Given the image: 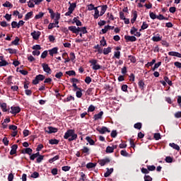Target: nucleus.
<instances>
[{
	"mask_svg": "<svg viewBox=\"0 0 181 181\" xmlns=\"http://www.w3.org/2000/svg\"><path fill=\"white\" fill-rule=\"evenodd\" d=\"M40 35L42 33L40 31L34 30L33 33H30V35L33 37L34 40H39V37H40Z\"/></svg>",
	"mask_w": 181,
	"mask_h": 181,
	"instance_id": "nucleus-6",
	"label": "nucleus"
},
{
	"mask_svg": "<svg viewBox=\"0 0 181 181\" xmlns=\"http://www.w3.org/2000/svg\"><path fill=\"white\" fill-rule=\"evenodd\" d=\"M3 6H4V8H13V5L12 4H11V2H9V1H6L3 4Z\"/></svg>",
	"mask_w": 181,
	"mask_h": 181,
	"instance_id": "nucleus-33",
	"label": "nucleus"
},
{
	"mask_svg": "<svg viewBox=\"0 0 181 181\" xmlns=\"http://www.w3.org/2000/svg\"><path fill=\"white\" fill-rule=\"evenodd\" d=\"M8 64H9V63H8V62H6V60L5 59H3L2 61L0 62V67L8 66Z\"/></svg>",
	"mask_w": 181,
	"mask_h": 181,
	"instance_id": "nucleus-38",
	"label": "nucleus"
},
{
	"mask_svg": "<svg viewBox=\"0 0 181 181\" xmlns=\"http://www.w3.org/2000/svg\"><path fill=\"white\" fill-rule=\"evenodd\" d=\"M95 13H94V19H98V17L100 16V11H98V7H95Z\"/></svg>",
	"mask_w": 181,
	"mask_h": 181,
	"instance_id": "nucleus-24",
	"label": "nucleus"
},
{
	"mask_svg": "<svg viewBox=\"0 0 181 181\" xmlns=\"http://www.w3.org/2000/svg\"><path fill=\"white\" fill-rule=\"evenodd\" d=\"M147 169L148 172H153L156 169V167L155 165H147Z\"/></svg>",
	"mask_w": 181,
	"mask_h": 181,
	"instance_id": "nucleus-48",
	"label": "nucleus"
},
{
	"mask_svg": "<svg viewBox=\"0 0 181 181\" xmlns=\"http://www.w3.org/2000/svg\"><path fill=\"white\" fill-rule=\"evenodd\" d=\"M95 166H97V163H88L86 164L87 169H93V168H95Z\"/></svg>",
	"mask_w": 181,
	"mask_h": 181,
	"instance_id": "nucleus-23",
	"label": "nucleus"
},
{
	"mask_svg": "<svg viewBox=\"0 0 181 181\" xmlns=\"http://www.w3.org/2000/svg\"><path fill=\"white\" fill-rule=\"evenodd\" d=\"M71 100L74 101V97H73L72 95H70V96H68L66 98L64 99L63 101L64 103H69L71 101Z\"/></svg>",
	"mask_w": 181,
	"mask_h": 181,
	"instance_id": "nucleus-31",
	"label": "nucleus"
},
{
	"mask_svg": "<svg viewBox=\"0 0 181 181\" xmlns=\"http://www.w3.org/2000/svg\"><path fill=\"white\" fill-rule=\"evenodd\" d=\"M151 40L153 42H160L162 40V37L160 36H153Z\"/></svg>",
	"mask_w": 181,
	"mask_h": 181,
	"instance_id": "nucleus-34",
	"label": "nucleus"
},
{
	"mask_svg": "<svg viewBox=\"0 0 181 181\" xmlns=\"http://www.w3.org/2000/svg\"><path fill=\"white\" fill-rule=\"evenodd\" d=\"M47 57V50L44 51L41 54V59H46Z\"/></svg>",
	"mask_w": 181,
	"mask_h": 181,
	"instance_id": "nucleus-59",
	"label": "nucleus"
},
{
	"mask_svg": "<svg viewBox=\"0 0 181 181\" xmlns=\"http://www.w3.org/2000/svg\"><path fill=\"white\" fill-rule=\"evenodd\" d=\"M107 8H108V6L107 5L101 6V11L100 12V16H103V15H104L105 13V11H107Z\"/></svg>",
	"mask_w": 181,
	"mask_h": 181,
	"instance_id": "nucleus-19",
	"label": "nucleus"
},
{
	"mask_svg": "<svg viewBox=\"0 0 181 181\" xmlns=\"http://www.w3.org/2000/svg\"><path fill=\"white\" fill-rule=\"evenodd\" d=\"M82 153H86V155H90V148L84 146L82 149Z\"/></svg>",
	"mask_w": 181,
	"mask_h": 181,
	"instance_id": "nucleus-29",
	"label": "nucleus"
},
{
	"mask_svg": "<svg viewBox=\"0 0 181 181\" xmlns=\"http://www.w3.org/2000/svg\"><path fill=\"white\" fill-rule=\"evenodd\" d=\"M45 78L46 76H45V75L38 74L35 76V79L33 80V84H34V86H36L39 84V81H43V80H45Z\"/></svg>",
	"mask_w": 181,
	"mask_h": 181,
	"instance_id": "nucleus-2",
	"label": "nucleus"
},
{
	"mask_svg": "<svg viewBox=\"0 0 181 181\" xmlns=\"http://www.w3.org/2000/svg\"><path fill=\"white\" fill-rule=\"evenodd\" d=\"M96 131H98V132H99V134H105V132H111V131H110V129H108V128L107 127H98L96 129Z\"/></svg>",
	"mask_w": 181,
	"mask_h": 181,
	"instance_id": "nucleus-5",
	"label": "nucleus"
},
{
	"mask_svg": "<svg viewBox=\"0 0 181 181\" xmlns=\"http://www.w3.org/2000/svg\"><path fill=\"white\" fill-rule=\"evenodd\" d=\"M70 169H71V167L68 166V165L63 166V167L62 168V170L64 172H69V170H70Z\"/></svg>",
	"mask_w": 181,
	"mask_h": 181,
	"instance_id": "nucleus-56",
	"label": "nucleus"
},
{
	"mask_svg": "<svg viewBox=\"0 0 181 181\" xmlns=\"http://www.w3.org/2000/svg\"><path fill=\"white\" fill-rule=\"evenodd\" d=\"M128 59L130 60L131 63H136V57H135V56L129 55Z\"/></svg>",
	"mask_w": 181,
	"mask_h": 181,
	"instance_id": "nucleus-30",
	"label": "nucleus"
},
{
	"mask_svg": "<svg viewBox=\"0 0 181 181\" xmlns=\"http://www.w3.org/2000/svg\"><path fill=\"white\" fill-rule=\"evenodd\" d=\"M0 25L2 26V28H6L7 26H11L9 23H6V21L0 22Z\"/></svg>",
	"mask_w": 181,
	"mask_h": 181,
	"instance_id": "nucleus-51",
	"label": "nucleus"
},
{
	"mask_svg": "<svg viewBox=\"0 0 181 181\" xmlns=\"http://www.w3.org/2000/svg\"><path fill=\"white\" fill-rule=\"evenodd\" d=\"M77 136L78 135L74 129H68L64 135V139H68L69 142H71L72 141H76Z\"/></svg>",
	"mask_w": 181,
	"mask_h": 181,
	"instance_id": "nucleus-1",
	"label": "nucleus"
},
{
	"mask_svg": "<svg viewBox=\"0 0 181 181\" xmlns=\"http://www.w3.org/2000/svg\"><path fill=\"white\" fill-rule=\"evenodd\" d=\"M124 39L127 42H136V36L124 35Z\"/></svg>",
	"mask_w": 181,
	"mask_h": 181,
	"instance_id": "nucleus-10",
	"label": "nucleus"
},
{
	"mask_svg": "<svg viewBox=\"0 0 181 181\" xmlns=\"http://www.w3.org/2000/svg\"><path fill=\"white\" fill-rule=\"evenodd\" d=\"M18 149V144H14L11 146V150L10 151V155L13 156L16 153Z\"/></svg>",
	"mask_w": 181,
	"mask_h": 181,
	"instance_id": "nucleus-15",
	"label": "nucleus"
},
{
	"mask_svg": "<svg viewBox=\"0 0 181 181\" xmlns=\"http://www.w3.org/2000/svg\"><path fill=\"white\" fill-rule=\"evenodd\" d=\"M81 91H83V89L78 90L76 91V97L77 98H81L82 95H83V93H81Z\"/></svg>",
	"mask_w": 181,
	"mask_h": 181,
	"instance_id": "nucleus-45",
	"label": "nucleus"
},
{
	"mask_svg": "<svg viewBox=\"0 0 181 181\" xmlns=\"http://www.w3.org/2000/svg\"><path fill=\"white\" fill-rule=\"evenodd\" d=\"M33 2H35L34 0H30V1H28V6L29 8H35V4H34Z\"/></svg>",
	"mask_w": 181,
	"mask_h": 181,
	"instance_id": "nucleus-50",
	"label": "nucleus"
},
{
	"mask_svg": "<svg viewBox=\"0 0 181 181\" xmlns=\"http://www.w3.org/2000/svg\"><path fill=\"white\" fill-rule=\"evenodd\" d=\"M32 152H33V150L30 148H26L22 150V153H27V155H32Z\"/></svg>",
	"mask_w": 181,
	"mask_h": 181,
	"instance_id": "nucleus-17",
	"label": "nucleus"
},
{
	"mask_svg": "<svg viewBox=\"0 0 181 181\" xmlns=\"http://www.w3.org/2000/svg\"><path fill=\"white\" fill-rule=\"evenodd\" d=\"M134 128H135V129H141V128H142V123L137 122L134 124Z\"/></svg>",
	"mask_w": 181,
	"mask_h": 181,
	"instance_id": "nucleus-37",
	"label": "nucleus"
},
{
	"mask_svg": "<svg viewBox=\"0 0 181 181\" xmlns=\"http://www.w3.org/2000/svg\"><path fill=\"white\" fill-rule=\"evenodd\" d=\"M149 16H150L151 19H153V20L156 19V18H157V16L156 14H154L153 12H152V11L149 12Z\"/></svg>",
	"mask_w": 181,
	"mask_h": 181,
	"instance_id": "nucleus-57",
	"label": "nucleus"
},
{
	"mask_svg": "<svg viewBox=\"0 0 181 181\" xmlns=\"http://www.w3.org/2000/svg\"><path fill=\"white\" fill-rule=\"evenodd\" d=\"M85 83L86 84H90V83H91V77L86 76V78H85Z\"/></svg>",
	"mask_w": 181,
	"mask_h": 181,
	"instance_id": "nucleus-61",
	"label": "nucleus"
},
{
	"mask_svg": "<svg viewBox=\"0 0 181 181\" xmlns=\"http://www.w3.org/2000/svg\"><path fill=\"white\" fill-rule=\"evenodd\" d=\"M86 140L88 142L90 145H95V141L93 140V139L90 138V136H86Z\"/></svg>",
	"mask_w": 181,
	"mask_h": 181,
	"instance_id": "nucleus-28",
	"label": "nucleus"
},
{
	"mask_svg": "<svg viewBox=\"0 0 181 181\" xmlns=\"http://www.w3.org/2000/svg\"><path fill=\"white\" fill-rule=\"evenodd\" d=\"M44 16H45V13L40 12L37 15L35 16V19H40L43 18Z\"/></svg>",
	"mask_w": 181,
	"mask_h": 181,
	"instance_id": "nucleus-43",
	"label": "nucleus"
},
{
	"mask_svg": "<svg viewBox=\"0 0 181 181\" xmlns=\"http://www.w3.org/2000/svg\"><path fill=\"white\" fill-rule=\"evenodd\" d=\"M68 29H69V30L72 32V33H75V35H76V33H77V27L71 25V26H69L68 28Z\"/></svg>",
	"mask_w": 181,
	"mask_h": 181,
	"instance_id": "nucleus-25",
	"label": "nucleus"
},
{
	"mask_svg": "<svg viewBox=\"0 0 181 181\" xmlns=\"http://www.w3.org/2000/svg\"><path fill=\"white\" fill-rule=\"evenodd\" d=\"M141 173H143L144 175H148L149 173V170L148 168H141Z\"/></svg>",
	"mask_w": 181,
	"mask_h": 181,
	"instance_id": "nucleus-63",
	"label": "nucleus"
},
{
	"mask_svg": "<svg viewBox=\"0 0 181 181\" xmlns=\"http://www.w3.org/2000/svg\"><path fill=\"white\" fill-rule=\"evenodd\" d=\"M111 50H112V48H111V47H108L107 48H104L103 54L107 55L109 53H111Z\"/></svg>",
	"mask_w": 181,
	"mask_h": 181,
	"instance_id": "nucleus-26",
	"label": "nucleus"
},
{
	"mask_svg": "<svg viewBox=\"0 0 181 181\" xmlns=\"http://www.w3.org/2000/svg\"><path fill=\"white\" fill-rule=\"evenodd\" d=\"M42 67L45 73H47V74H52V69L49 68V64L46 63H42Z\"/></svg>",
	"mask_w": 181,
	"mask_h": 181,
	"instance_id": "nucleus-7",
	"label": "nucleus"
},
{
	"mask_svg": "<svg viewBox=\"0 0 181 181\" xmlns=\"http://www.w3.org/2000/svg\"><path fill=\"white\" fill-rule=\"evenodd\" d=\"M111 29V25H105L104 29H102V33L103 34L106 33L107 32H108V30Z\"/></svg>",
	"mask_w": 181,
	"mask_h": 181,
	"instance_id": "nucleus-44",
	"label": "nucleus"
},
{
	"mask_svg": "<svg viewBox=\"0 0 181 181\" xmlns=\"http://www.w3.org/2000/svg\"><path fill=\"white\" fill-rule=\"evenodd\" d=\"M9 112L13 115H16V114H19V112H21V108L19 106H11V111Z\"/></svg>",
	"mask_w": 181,
	"mask_h": 181,
	"instance_id": "nucleus-4",
	"label": "nucleus"
},
{
	"mask_svg": "<svg viewBox=\"0 0 181 181\" xmlns=\"http://www.w3.org/2000/svg\"><path fill=\"white\" fill-rule=\"evenodd\" d=\"M59 158H60V156H59L58 155L55 156L54 157H53L52 158H50L49 160V163H53V162H55V160H59Z\"/></svg>",
	"mask_w": 181,
	"mask_h": 181,
	"instance_id": "nucleus-32",
	"label": "nucleus"
},
{
	"mask_svg": "<svg viewBox=\"0 0 181 181\" xmlns=\"http://www.w3.org/2000/svg\"><path fill=\"white\" fill-rule=\"evenodd\" d=\"M107 169V171L106 173H105L104 174V177H108L111 173H112V172H114V168H106Z\"/></svg>",
	"mask_w": 181,
	"mask_h": 181,
	"instance_id": "nucleus-18",
	"label": "nucleus"
},
{
	"mask_svg": "<svg viewBox=\"0 0 181 181\" xmlns=\"http://www.w3.org/2000/svg\"><path fill=\"white\" fill-rule=\"evenodd\" d=\"M57 131V128L49 126L47 127V130H45V132H47V134H56Z\"/></svg>",
	"mask_w": 181,
	"mask_h": 181,
	"instance_id": "nucleus-8",
	"label": "nucleus"
},
{
	"mask_svg": "<svg viewBox=\"0 0 181 181\" xmlns=\"http://www.w3.org/2000/svg\"><path fill=\"white\" fill-rule=\"evenodd\" d=\"M43 159H45V156H40L39 157H37L36 163H40Z\"/></svg>",
	"mask_w": 181,
	"mask_h": 181,
	"instance_id": "nucleus-47",
	"label": "nucleus"
},
{
	"mask_svg": "<svg viewBox=\"0 0 181 181\" xmlns=\"http://www.w3.org/2000/svg\"><path fill=\"white\" fill-rule=\"evenodd\" d=\"M66 74H67L68 76H76V71H66Z\"/></svg>",
	"mask_w": 181,
	"mask_h": 181,
	"instance_id": "nucleus-54",
	"label": "nucleus"
},
{
	"mask_svg": "<svg viewBox=\"0 0 181 181\" xmlns=\"http://www.w3.org/2000/svg\"><path fill=\"white\" fill-rule=\"evenodd\" d=\"M174 66H175V67L177 69H181V63L179 62H174Z\"/></svg>",
	"mask_w": 181,
	"mask_h": 181,
	"instance_id": "nucleus-64",
	"label": "nucleus"
},
{
	"mask_svg": "<svg viewBox=\"0 0 181 181\" xmlns=\"http://www.w3.org/2000/svg\"><path fill=\"white\" fill-rule=\"evenodd\" d=\"M138 86L141 90H145V83L143 80H139L138 83Z\"/></svg>",
	"mask_w": 181,
	"mask_h": 181,
	"instance_id": "nucleus-21",
	"label": "nucleus"
},
{
	"mask_svg": "<svg viewBox=\"0 0 181 181\" xmlns=\"http://www.w3.org/2000/svg\"><path fill=\"white\" fill-rule=\"evenodd\" d=\"M114 57L116 59H119L121 57V52L117 51L114 52Z\"/></svg>",
	"mask_w": 181,
	"mask_h": 181,
	"instance_id": "nucleus-49",
	"label": "nucleus"
},
{
	"mask_svg": "<svg viewBox=\"0 0 181 181\" xmlns=\"http://www.w3.org/2000/svg\"><path fill=\"white\" fill-rule=\"evenodd\" d=\"M58 50H59V48H57V47H55L51 49H49L48 50L49 54H50L51 56H53V54H57Z\"/></svg>",
	"mask_w": 181,
	"mask_h": 181,
	"instance_id": "nucleus-13",
	"label": "nucleus"
},
{
	"mask_svg": "<svg viewBox=\"0 0 181 181\" xmlns=\"http://www.w3.org/2000/svg\"><path fill=\"white\" fill-rule=\"evenodd\" d=\"M164 81H165V83H167L168 84V86H172L173 85L172 81H170L169 79V77L164 76Z\"/></svg>",
	"mask_w": 181,
	"mask_h": 181,
	"instance_id": "nucleus-41",
	"label": "nucleus"
},
{
	"mask_svg": "<svg viewBox=\"0 0 181 181\" xmlns=\"http://www.w3.org/2000/svg\"><path fill=\"white\" fill-rule=\"evenodd\" d=\"M103 115H104V112L100 111L98 114L94 115L93 119L95 121H98V119H103Z\"/></svg>",
	"mask_w": 181,
	"mask_h": 181,
	"instance_id": "nucleus-12",
	"label": "nucleus"
},
{
	"mask_svg": "<svg viewBox=\"0 0 181 181\" xmlns=\"http://www.w3.org/2000/svg\"><path fill=\"white\" fill-rule=\"evenodd\" d=\"M165 162L167 163H172V162H173V158L172 157H170V156H167L165 158Z\"/></svg>",
	"mask_w": 181,
	"mask_h": 181,
	"instance_id": "nucleus-52",
	"label": "nucleus"
},
{
	"mask_svg": "<svg viewBox=\"0 0 181 181\" xmlns=\"http://www.w3.org/2000/svg\"><path fill=\"white\" fill-rule=\"evenodd\" d=\"M98 162L100 166H105V165H107V163H110V162H111V159H110L109 158H106L100 160Z\"/></svg>",
	"mask_w": 181,
	"mask_h": 181,
	"instance_id": "nucleus-11",
	"label": "nucleus"
},
{
	"mask_svg": "<svg viewBox=\"0 0 181 181\" xmlns=\"http://www.w3.org/2000/svg\"><path fill=\"white\" fill-rule=\"evenodd\" d=\"M0 107L3 112H9V107H8L6 103H0Z\"/></svg>",
	"mask_w": 181,
	"mask_h": 181,
	"instance_id": "nucleus-9",
	"label": "nucleus"
},
{
	"mask_svg": "<svg viewBox=\"0 0 181 181\" xmlns=\"http://www.w3.org/2000/svg\"><path fill=\"white\" fill-rule=\"evenodd\" d=\"M60 142L59 140L54 139H50L49 141V144H50V145H59V143Z\"/></svg>",
	"mask_w": 181,
	"mask_h": 181,
	"instance_id": "nucleus-22",
	"label": "nucleus"
},
{
	"mask_svg": "<svg viewBox=\"0 0 181 181\" xmlns=\"http://www.w3.org/2000/svg\"><path fill=\"white\" fill-rule=\"evenodd\" d=\"M112 152H114V148L108 146L106 148V153H112Z\"/></svg>",
	"mask_w": 181,
	"mask_h": 181,
	"instance_id": "nucleus-40",
	"label": "nucleus"
},
{
	"mask_svg": "<svg viewBox=\"0 0 181 181\" xmlns=\"http://www.w3.org/2000/svg\"><path fill=\"white\" fill-rule=\"evenodd\" d=\"M19 37H16L15 40L11 42L12 45H14L15 46H18L19 45Z\"/></svg>",
	"mask_w": 181,
	"mask_h": 181,
	"instance_id": "nucleus-42",
	"label": "nucleus"
},
{
	"mask_svg": "<svg viewBox=\"0 0 181 181\" xmlns=\"http://www.w3.org/2000/svg\"><path fill=\"white\" fill-rule=\"evenodd\" d=\"M148 26L149 25L146 23V22H144L141 27V29L139 30L140 32L141 30H145V29H148Z\"/></svg>",
	"mask_w": 181,
	"mask_h": 181,
	"instance_id": "nucleus-35",
	"label": "nucleus"
},
{
	"mask_svg": "<svg viewBox=\"0 0 181 181\" xmlns=\"http://www.w3.org/2000/svg\"><path fill=\"white\" fill-rule=\"evenodd\" d=\"M144 181H152V178L150 175H145L144 177Z\"/></svg>",
	"mask_w": 181,
	"mask_h": 181,
	"instance_id": "nucleus-60",
	"label": "nucleus"
},
{
	"mask_svg": "<svg viewBox=\"0 0 181 181\" xmlns=\"http://www.w3.org/2000/svg\"><path fill=\"white\" fill-rule=\"evenodd\" d=\"M154 63H156V59H152L151 62H148L145 66L146 67H152Z\"/></svg>",
	"mask_w": 181,
	"mask_h": 181,
	"instance_id": "nucleus-39",
	"label": "nucleus"
},
{
	"mask_svg": "<svg viewBox=\"0 0 181 181\" xmlns=\"http://www.w3.org/2000/svg\"><path fill=\"white\" fill-rule=\"evenodd\" d=\"M33 16V11H30L25 16L24 21H29L30 18Z\"/></svg>",
	"mask_w": 181,
	"mask_h": 181,
	"instance_id": "nucleus-20",
	"label": "nucleus"
},
{
	"mask_svg": "<svg viewBox=\"0 0 181 181\" xmlns=\"http://www.w3.org/2000/svg\"><path fill=\"white\" fill-rule=\"evenodd\" d=\"M31 177H33V179H37V177H39V173L37 172H34L32 175H31Z\"/></svg>",
	"mask_w": 181,
	"mask_h": 181,
	"instance_id": "nucleus-58",
	"label": "nucleus"
},
{
	"mask_svg": "<svg viewBox=\"0 0 181 181\" xmlns=\"http://www.w3.org/2000/svg\"><path fill=\"white\" fill-rule=\"evenodd\" d=\"M69 4L70 6L68 8V11H71L74 12V9H76V8H77V4L71 3L70 1L69 2Z\"/></svg>",
	"mask_w": 181,
	"mask_h": 181,
	"instance_id": "nucleus-14",
	"label": "nucleus"
},
{
	"mask_svg": "<svg viewBox=\"0 0 181 181\" xmlns=\"http://www.w3.org/2000/svg\"><path fill=\"white\" fill-rule=\"evenodd\" d=\"M89 63L93 66V70H100L101 69V66L97 63H98V60L97 59H91L89 60Z\"/></svg>",
	"mask_w": 181,
	"mask_h": 181,
	"instance_id": "nucleus-3",
	"label": "nucleus"
},
{
	"mask_svg": "<svg viewBox=\"0 0 181 181\" xmlns=\"http://www.w3.org/2000/svg\"><path fill=\"white\" fill-rule=\"evenodd\" d=\"M117 135H118V133H117V130H112L110 134V136H112V138H117Z\"/></svg>",
	"mask_w": 181,
	"mask_h": 181,
	"instance_id": "nucleus-55",
	"label": "nucleus"
},
{
	"mask_svg": "<svg viewBox=\"0 0 181 181\" xmlns=\"http://www.w3.org/2000/svg\"><path fill=\"white\" fill-rule=\"evenodd\" d=\"M154 139H156V141H159V139H160V134L159 133L154 134Z\"/></svg>",
	"mask_w": 181,
	"mask_h": 181,
	"instance_id": "nucleus-62",
	"label": "nucleus"
},
{
	"mask_svg": "<svg viewBox=\"0 0 181 181\" xmlns=\"http://www.w3.org/2000/svg\"><path fill=\"white\" fill-rule=\"evenodd\" d=\"M6 52H8V53H10V54H16V53H18V50L17 49H13L11 48H8L6 49Z\"/></svg>",
	"mask_w": 181,
	"mask_h": 181,
	"instance_id": "nucleus-27",
	"label": "nucleus"
},
{
	"mask_svg": "<svg viewBox=\"0 0 181 181\" xmlns=\"http://www.w3.org/2000/svg\"><path fill=\"white\" fill-rule=\"evenodd\" d=\"M95 111V107L93 105H90L88 108V112H93Z\"/></svg>",
	"mask_w": 181,
	"mask_h": 181,
	"instance_id": "nucleus-46",
	"label": "nucleus"
},
{
	"mask_svg": "<svg viewBox=\"0 0 181 181\" xmlns=\"http://www.w3.org/2000/svg\"><path fill=\"white\" fill-rule=\"evenodd\" d=\"M3 144L5 145V146H8L9 145V141L8 140V138L4 137L2 140Z\"/></svg>",
	"mask_w": 181,
	"mask_h": 181,
	"instance_id": "nucleus-53",
	"label": "nucleus"
},
{
	"mask_svg": "<svg viewBox=\"0 0 181 181\" xmlns=\"http://www.w3.org/2000/svg\"><path fill=\"white\" fill-rule=\"evenodd\" d=\"M169 146H170L173 149H175V151H177L178 152H179V151H180V147L179 146V145H177L175 143H170Z\"/></svg>",
	"mask_w": 181,
	"mask_h": 181,
	"instance_id": "nucleus-16",
	"label": "nucleus"
},
{
	"mask_svg": "<svg viewBox=\"0 0 181 181\" xmlns=\"http://www.w3.org/2000/svg\"><path fill=\"white\" fill-rule=\"evenodd\" d=\"M100 42V46L107 47V41L105 40V37H103Z\"/></svg>",
	"mask_w": 181,
	"mask_h": 181,
	"instance_id": "nucleus-36",
	"label": "nucleus"
}]
</instances>
